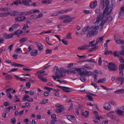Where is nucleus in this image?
<instances>
[{
	"instance_id": "nucleus-35",
	"label": "nucleus",
	"mask_w": 124,
	"mask_h": 124,
	"mask_svg": "<svg viewBox=\"0 0 124 124\" xmlns=\"http://www.w3.org/2000/svg\"><path fill=\"white\" fill-rule=\"evenodd\" d=\"M13 13H14L12 15V16H19V12H17L16 11H14L13 12Z\"/></svg>"
},
{
	"instance_id": "nucleus-56",
	"label": "nucleus",
	"mask_w": 124,
	"mask_h": 124,
	"mask_svg": "<svg viewBox=\"0 0 124 124\" xmlns=\"http://www.w3.org/2000/svg\"><path fill=\"white\" fill-rule=\"evenodd\" d=\"M94 82H96L97 80V76L96 74L94 75Z\"/></svg>"
},
{
	"instance_id": "nucleus-33",
	"label": "nucleus",
	"mask_w": 124,
	"mask_h": 124,
	"mask_svg": "<svg viewBox=\"0 0 124 124\" xmlns=\"http://www.w3.org/2000/svg\"><path fill=\"white\" fill-rule=\"evenodd\" d=\"M83 12L84 13H85L86 14H91L92 13V10H83Z\"/></svg>"
},
{
	"instance_id": "nucleus-8",
	"label": "nucleus",
	"mask_w": 124,
	"mask_h": 124,
	"mask_svg": "<svg viewBox=\"0 0 124 124\" xmlns=\"http://www.w3.org/2000/svg\"><path fill=\"white\" fill-rule=\"evenodd\" d=\"M121 16L124 17V7H121L119 13L118 17H120Z\"/></svg>"
},
{
	"instance_id": "nucleus-55",
	"label": "nucleus",
	"mask_w": 124,
	"mask_h": 124,
	"mask_svg": "<svg viewBox=\"0 0 124 124\" xmlns=\"http://www.w3.org/2000/svg\"><path fill=\"white\" fill-rule=\"evenodd\" d=\"M19 26V24H14L12 25V26L13 27L14 29L15 28H17Z\"/></svg>"
},
{
	"instance_id": "nucleus-51",
	"label": "nucleus",
	"mask_w": 124,
	"mask_h": 124,
	"mask_svg": "<svg viewBox=\"0 0 124 124\" xmlns=\"http://www.w3.org/2000/svg\"><path fill=\"white\" fill-rule=\"evenodd\" d=\"M26 87L29 88L30 87L31 84L30 82H28L26 84Z\"/></svg>"
},
{
	"instance_id": "nucleus-31",
	"label": "nucleus",
	"mask_w": 124,
	"mask_h": 124,
	"mask_svg": "<svg viewBox=\"0 0 124 124\" xmlns=\"http://www.w3.org/2000/svg\"><path fill=\"white\" fill-rule=\"evenodd\" d=\"M104 36H103L102 37H100L97 40L99 42V43H101L102 42V41L103 39V38H104Z\"/></svg>"
},
{
	"instance_id": "nucleus-13",
	"label": "nucleus",
	"mask_w": 124,
	"mask_h": 124,
	"mask_svg": "<svg viewBox=\"0 0 124 124\" xmlns=\"http://www.w3.org/2000/svg\"><path fill=\"white\" fill-rule=\"evenodd\" d=\"M11 65L12 66L15 67H22L24 66V65H23L16 63L14 62L11 64Z\"/></svg>"
},
{
	"instance_id": "nucleus-50",
	"label": "nucleus",
	"mask_w": 124,
	"mask_h": 124,
	"mask_svg": "<svg viewBox=\"0 0 124 124\" xmlns=\"http://www.w3.org/2000/svg\"><path fill=\"white\" fill-rule=\"evenodd\" d=\"M13 44L10 45L9 46V47L7 48V50H9V51L10 52L12 50V49L13 48Z\"/></svg>"
},
{
	"instance_id": "nucleus-59",
	"label": "nucleus",
	"mask_w": 124,
	"mask_h": 124,
	"mask_svg": "<svg viewBox=\"0 0 124 124\" xmlns=\"http://www.w3.org/2000/svg\"><path fill=\"white\" fill-rule=\"evenodd\" d=\"M13 89V88H9L8 89L5 90V92H10Z\"/></svg>"
},
{
	"instance_id": "nucleus-25",
	"label": "nucleus",
	"mask_w": 124,
	"mask_h": 124,
	"mask_svg": "<svg viewBox=\"0 0 124 124\" xmlns=\"http://www.w3.org/2000/svg\"><path fill=\"white\" fill-rule=\"evenodd\" d=\"M95 43V41L94 40L92 41H90L89 42V45H87L89 46H88V48L90 46L91 47H93L94 46V44Z\"/></svg>"
},
{
	"instance_id": "nucleus-3",
	"label": "nucleus",
	"mask_w": 124,
	"mask_h": 124,
	"mask_svg": "<svg viewBox=\"0 0 124 124\" xmlns=\"http://www.w3.org/2000/svg\"><path fill=\"white\" fill-rule=\"evenodd\" d=\"M77 71L79 72V74L80 76H89L90 75H92V72L91 71H88L86 70H81V68H78Z\"/></svg>"
},
{
	"instance_id": "nucleus-30",
	"label": "nucleus",
	"mask_w": 124,
	"mask_h": 124,
	"mask_svg": "<svg viewBox=\"0 0 124 124\" xmlns=\"http://www.w3.org/2000/svg\"><path fill=\"white\" fill-rule=\"evenodd\" d=\"M114 37L116 43L119 44H121V40L116 39L115 37V36H114Z\"/></svg>"
},
{
	"instance_id": "nucleus-4",
	"label": "nucleus",
	"mask_w": 124,
	"mask_h": 124,
	"mask_svg": "<svg viewBox=\"0 0 124 124\" xmlns=\"http://www.w3.org/2000/svg\"><path fill=\"white\" fill-rule=\"evenodd\" d=\"M108 66L109 70L110 71H116L118 69L117 66L112 62L108 63Z\"/></svg>"
},
{
	"instance_id": "nucleus-36",
	"label": "nucleus",
	"mask_w": 124,
	"mask_h": 124,
	"mask_svg": "<svg viewBox=\"0 0 124 124\" xmlns=\"http://www.w3.org/2000/svg\"><path fill=\"white\" fill-rule=\"evenodd\" d=\"M107 21L108 20L110 22L113 19V18L111 16H109L108 17H106L105 18Z\"/></svg>"
},
{
	"instance_id": "nucleus-1",
	"label": "nucleus",
	"mask_w": 124,
	"mask_h": 124,
	"mask_svg": "<svg viewBox=\"0 0 124 124\" xmlns=\"http://www.w3.org/2000/svg\"><path fill=\"white\" fill-rule=\"evenodd\" d=\"M109 0H100V7L103 9L104 7H106L104 9L102 14L98 15L96 18V21L95 22V24L98 26L99 23L101 20V24L99 25L100 26L101 30L104 24L107 21L105 18L111 12L113 9V4L112 3L109 6Z\"/></svg>"
},
{
	"instance_id": "nucleus-57",
	"label": "nucleus",
	"mask_w": 124,
	"mask_h": 124,
	"mask_svg": "<svg viewBox=\"0 0 124 124\" xmlns=\"http://www.w3.org/2000/svg\"><path fill=\"white\" fill-rule=\"evenodd\" d=\"M3 105L5 106H9L10 105V104L8 102H5L4 103Z\"/></svg>"
},
{
	"instance_id": "nucleus-18",
	"label": "nucleus",
	"mask_w": 124,
	"mask_h": 124,
	"mask_svg": "<svg viewBox=\"0 0 124 124\" xmlns=\"http://www.w3.org/2000/svg\"><path fill=\"white\" fill-rule=\"evenodd\" d=\"M37 47H38V49L39 51H41L43 49V47L41 44L39 43H36Z\"/></svg>"
},
{
	"instance_id": "nucleus-23",
	"label": "nucleus",
	"mask_w": 124,
	"mask_h": 124,
	"mask_svg": "<svg viewBox=\"0 0 124 124\" xmlns=\"http://www.w3.org/2000/svg\"><path fill=\"white\" fill-rule=\"evenodd\" d=\"M106 81V79L105 78H100L99 79L97 82L98 83H104Z\"/></svg>"
},
{
	"instance_id": "nucleus-61",
	"label": "nucleus",
	"mask_w": 124,
	"mask_h": 124,
	"mask_svg": "<svg viewBox=\"0 0 124 124\" xmlns=\"http://www.w3.org/2000/svg\"><path fill=\"white\" fill-rule=\"evenodd\" d=\"M14 34H8V39L11 38H13Z\"/></svg>"
},
{
	"instance_id": "nucleus-2",
	"label": "nucleus",
	"mask_w": 124,
	"mask_h": 124,
	"mask_svg": "<svg viewBox=\"0 0 124 124\" xmlns=\"http://www.w3.org/2000/svg\"><path fill=\"white\" fill-rule=\"evenodd\" d=\"M55 69L56 72L54 74L56 76L53 75L52 77L53 79L55 80L56 78L60 79L61 78H62L64 77L63 75V74L65 73V70L64 69L62 68H60L59 69L57 66H55L54 69Z\"/></svg>"
},
{
	"instance_id": "nucleus-20",
	"label": "nucleus",
	"mask_w": 124,
	"mask_h": 124,
	"mask_svg": "<svg viewBox=\"0 0 124 124\" xmlns=\"http://www.w3.org/2000/svg\"><path fill=\"white\" fill-rule=\"evenodd\" d=\"M52 1L51 0H43L42 1V3L43 4H49Z\"/></svg>"
},
{
	"instance_id": "nucleus-29",
	"label": "nucleus",
	"mask_w": 124,
	"mask_h": 124,
	"mask_svg": "<svg viewBox=\"0 0 124 124\" xmlns=\"http://www.w3.org/2000/svg\"><path fill=\"white\" fill-rule=\"evenodd\" d=\"M51 118L53 119L54 122H56L57 121V118L55 114H53L51 116Z\"/></svg>"
},
{
	"instance_id": "nucleus-9",
	"label": "nucleus",
	"mask_w": 124,
	"mask_h": 124,
	"mask_svg": "<svg viewBox=\"0 0 124 124\" xmlns=\"http://www.w3.org/2000/svg\"><path fill=\"white\" fill-rule=\"evenodd\" d=\"M104 109L107 110H110L111 109V106L109 103L108 102L105 103L103 106Z\"/></svg>"
},
{
	"instance_id": "nucleus-44",
	"label": "nucleus",
	"mask_w": 124,
	"mask_h": 124,
	"mask_svg": "<svg viewBox=\"0 0 124 124\" xmlns=\"http://www.w3.org/2000/svg\"><path fill=\"white\" fill-rule=\"evenodd\" d=\"M44 88L45 89L47 90L49 92H50V91L52 90V88L48 87L46 86H45L44 87Z\"/></svg>"
},
{
	"instance_id": "nucleus-40",
	"label": "nucleus",
	"mask_w": 124,
	"mask_h": 124,
	"mask_svg": "<svg viewBox=\"0 0 124 124\" xmlns=\"http://www.w3.org/2000/svg\"><path fill=\"white\" fill-rule=\"evenodd\" d=\"M29 26L27 24H24L22 28V29L23 30H25L26 29L29 28Z\"/></svg>"
},
{
	"instance_id": "nucleus-48",
	"label": "nucleus",
	"mask_w": 124,
	"mask_h": 124,
	"mask_svg": "<svg viewBox=\"0 0 124 124\" xmlns=\"http://www.w3.org/2000/svg\"><path fill=\"white\" fill-rule=\"evenodd\" d=\"M7 16L5 13H0V16L1 17H5Z\"/></svg>"
},
{
	"instance_id": "nucleus-41",
	"label": "nucleus",
	"mask_w": 124,
	"mask_h": 124,
	"mask_svg": "<svg viewBox=\"0 0 124 124\" xmlns=\"http://www.w3.org/2000/svg\"><path fill=\"white\" fill-rule=\"evenodd\" d=\"M100 86L101 87L103 88L105 90H112V89H111L109 88H107L106 87L103 85H101Z\"/></svg>"
},
{
	"instance_id": "nucleus-47",
	"label": "nucleus",
	"mask_w": 124,
	"mask_h": 124,
	"mask_svg": "<svg viewBox=\"0 0 124 124\" xmlns=\"http://www.w3.org/2000/svg\"><path fill=\"white\" fill-rule=\"evenodd\" d=\"M61 41L64 44L66 45H67L68 41L66 40H65V39H62L61 40Z\"/></svg>"
},
{
	"instance_id": "nucleus-21",
	"label": "nucleus",
	"mask_w": 124,
	"mask_h": 124,
	"mask_svg": "<svg viewBox=\"0 0 124 124\" xmlns=\"http://www.w3.org/2000/svg\"><path fill=\"white\" fill-rule=\"evenodd\" d=\"M116 112L119 115L122 116L123 115V111L120 109H118L116 111Z\"/></svg>"
},
{
	"instance_id": "nucleus-11",
	"label": "nucleus",
	"mask_w": 124,
	"mask_h": 124,
	"mask_svg": "<svg viewBox=\"0 0 124 124\" xmlns=\"http://www.w3.org/2000/svg\"><path fill=\"white\" fill-rule=\"evenodd\" d=\"M118 68L120 71L119 74L120 75V76L121 77H122L123 75V70L124 69L123 68L124 67H123V66H122V65H119V66Z\"/></svg>"
},
{
	"instance_id": "nucleus-16",
	"label": "nucleus",
	"mask_w": 124,
	"mask_h": 124,
	"mask_svg": "<svg viewBox=\"0 0 124 124\" xmlns=\"http://www.w3.org/2000/svg\"><path fill=\"white\" fill-rule=\"evenodd\" d=\"M114 93L117 94L124 93V89H122L118 90L115 91Z\"/></svg>"
},
{
	"instance_id": "nucleus-14",
	"label": "nucleus",
	"mask_w": 124,
	"mask_h": 124,
	"mask_svg": "<svg viewBox=\"0 0 124 124\" xmlns=\"http://www.w3.org/2000/svg\"><path fill=\"white\" fill-rule=\"evenodd\" d=\"M63 89H62V90L63 91L66 92H71L70 89L72 90L71 88L68 87L63 86Z\"/></svg>"
},
{
	"instance_id": "nucleus-39",
	"label": "nucleus",
	"mask_w": 124,
	"mask_h": 124,
	"mask_svg": "<svg viewBox=\"0 0 124 124\" xmlns=\"http://www.w3.org/2000/svg\"><path fill=\"white\" fill-rule=\"evenodd\" d=\"M119 54L121 55L124 56V49L121 50L119 52Z\"/></svg>"
},
{
	"instance_id": "nucleus-6",
	"label": "nucleus",
	"mask_w": 124,
	"mask_h": 124,
	"mask_svg": "<svg viewBox=\"0 0 124 124\" xmlns=\"http://www.w3.org/2000/svg\"><path fill=\"white\" fill-rule=\"evenodd\" d=\"M60 68H62L63 69L65 70V73H64L63 74V76L64 77H65L66 76V72H67V73L69 74L70 73H73L75 74L76 73V72L75 71H76L77 70V68H72V69L71 70H66L64 68H63L61 67Z\"/></svg>"
},
{
	"instance_id": "nucleus-52",
	"label": "nucleus",
	"mask_w": 124,
	"mask_h": 124,
	"mask_svg": "<svg viewBox=\"0 0 124 124\" xmlns=\"http://www.w3.org/2000/svg\"><path fill=\"white\" fill-rule=\"evenodd\" d=\"M3 36L4 39H8V34L6 33H4L3 34Z\"/></svg>"
},
{
	"instance_id": "nucleus-34",
	"label": "nucleus",
	"mask_w": 124,
	"mask_h": 124,
	"mask_svg": "<svg viewBox=\"0 0 124 124\" xmlns=\"http://www.w3.org/2000/svg\"><path fill=\"white\" fill-rule=\"evenodd\" d=\"M80 77V79L82 82H85L86 80V78L83 76H81Z\"/></svg>"
},
{
	"instance_id": "nucleus-12",
	"label": "nucleus",
	"mask_w": 124,
	"mask_h": 124,
	"mask_svg": "<svg viewBox=\"0 0 124 124\" xmlns=\"http://www.w3.org/2000/svg\"><path fill=\"white\" fill-rule=\"evenodd\" d=\"M89 46L87 45H86L78 47V49L79 50H83L87 49L88 48V46Z\"/></svg>"
},
{
	"instance_id": "nucleus-27",
	"label": "nucleus",
	"mask_w": 124,
	"mask_h": 124,
	"mask_svg": "<svg viewBox=\"0 0 124 124\" xmlns=\"http://www.w3.org/2000/svg\"><path fill=\"white\" fill-rule=\"evenodd\" d=\"M6 80H9L12 79V78L11 76L9 74H7L5 76Z\"/></svg>"
},
{
	"instance_id": "nucleus-22",
	"label": "nucleus",
	"mask_w": 124,
	"mask_h": 124,
	"mask_svg": "<svg viewBox=\"0 0 124 124\" xmlns=\"http://www.w3.org/2000/svg\"><path fill=\"white\" fill-rule=\"evenodd\" d=\"M90 28V26H88L84 28L83 30V31L84 32V34L87 33L89 31V29Z\"/></svg>"
},
{
	"instance_id": "nucleus-10",
	"label": "nucleus",
	"mask_w": 124,
	"mask_h": 124,
	"mask_svg": "<svg viewBox=\"0 0 124 124\" xmlns=\"http://www.w3.org/2000/svg\"><path fill=\"white\" fill-rule=\"evenodd\" d=\"M116 80L118 83H119L120 82H122L121 85H122L124 81V78L122 77H118L116 78Z\"/></svg>"
},
{
	"instance_id": "nucleus-37",
	"label": "nucleus",
	"mask_w": 124,
	"mask_h": 124,
	"mask_svg": "<svg viewBox=\"0 0 124 124\" xmlns=\"http://www.w3.org/2000/svg\"><path fill=\"white\" fill-rule=\"evenodd\" d=\"M82 115L85 116L86 117H87L88 115L89 112L85 111L84 113H82Z\"/></svg>"
},
{
	"instance_id": "nucleus-60",
	"label": "nucleus",
	"mask_w": 124,
	"mask_h": 124,
	"mask_svg": "<svg viewBox=\"0 0 124 124\" xmlns=\"http://www.w3.org/2000/svg\"><path fill=\"white\" fill-rule=\"evenodd\" d=\"M14 28L12 25L9 28V31H13L14 30Z\"/></svg>"
},
{
	"instance_id": "nucleus-17",
	"label": "nucleus",
	"mask_w": 124,
	"mask_h": 124,
	"mask_svg": "<svg viewBox=\"0 0 124 124\" xmlns=\"http://www.w3.org/2000/svg\"><path fill=\"white\" fill-rule=\"evenodd\" d=\"M39 78L40 80H42L44 82H46L47 81V80L46 78H44L40 75H38L37 76Z\"/></svg>"
},
{
	"instance_id": "nucleus-42",
	"label": "nucleus",
	"mask_w": 124,
	"mask_h": 124,
	"mask_svg": "<svg viewBox=\"0 0 124 124\" xmlns=\"http://www.w3.org/2000/svg\"><path fill=\"white\" fill-rule=\"evenodd\" d=\"M52 52V50L51 49H47L46 51V54H51Z\"/></svg>"
},
{
	"instance_id": "nucleus-5",
	"label": "nucleus",
	"mask_w": 124,
	"mask_h": 124,
	"mask_svg": "<svg viewBox=\"0 0 124 124\" xmlns=\"http://www.w3.org/2000/svg\"><path fill=\"white\" fill-rule=\"evenodd\" d=\"M97 26V27L95 26L93 28L91 31H89L87 35L86 36L87 37L89 38L92 36L94 35L97 33L98 32L97 31V29L98 28H99V26Z\"/></svg>"
},
{
	"instance_id": "nucleus-7",
	"label": "nucleus",
	"mask_w": 124,
	"mask_h": 124,
	"mask_svg": "<svg viewBox=\"0 0 124 124\" xmlns=\"http://www.w3.org/2000/svg\"><path fill=\"white\" fill-rule=\"evenodd\" d=\"M26 17L25 16L18 17L15 18L16 21L22 22L25 20Z\"/></svg>"
},
{
	"instance_id": "nucleus-45",
	"label": "nucleus",
	"mask_w": 124,
	"mask_h": 124,
	"mask_svg": "<svg viewBox=\"0 0 124 124\" xmlns=\"http://www.w3.org/2000/svg\"><path fill=\"white\" fill-rule=\"evenodd\" d=\"M98 62L99 65L100 66L101 65L102 63V60L101 57H100L99 58Z\"/></svg>"
},
{
	"instance_id": "nucleus-64",
	"label": "nucleus",
	"mask_w": 124,
	"mask_h": 124,
	"mask_svg": "<svg viewBox=\"0 0 124 124\" xmlns=\"http://www.w3.org/2000/svg\"><path fill=\"white\" fill-rule=\"evenodd\" d=\"M54 36L55 37H56L60 41H61L62 40L60 39L61 36H60L56 35H54Z\"/></svg>"
},
{
	"instance_id": "nucleus-28",
	"label": "nucleus",
	"mask_w": 124,
	"mask_h": 124,
	"mask_svg": "<svg viewBox=\"0 0 124 124\" xmlns=\"http://www.w3.org/2000/svg\"><path fill=\"white\" fill-rule=\"evenodd\" d=\"M22 3L24 5L29 6L30 5L29 2L28 0H23L22 1Z\"/></svg>"
},
{
	"instance_id": "nucleus-54",
	"label": "nucleus",
	"mask_w": 124,
	"mask_h": 124,
	"mask_svg": "<svg viewBox=\"0 0 124 124\" xmlns=\"http://www.w3.org/2000/svg\"><path fill=\"white\" fill-rule=\"evenodd\" d=\"M72 116L71 115H68L67 116V118L70 121H71Z\"/></svg>"
},
{
	"instance_id": "nucleus-43",
	"label": "nucleus",
	"mask_w": 124,
	"mask_h": 124,
	"mask_svg": "<svg viewBox=\"0 0 124 124\" xmlns=\"http://www.w3.org/2000/svg\"><path fill=\"white\" fill-rule=\"evenodd\" d=\"M31 17L32 19H37L38 18L37 15L35 14H33L31 16Z\"/></svg>"
},
{
	"instance_id": "nucleus-46",
	"label": "nucleus",
	"mask_w": 124,
	"mask_h": 124,
	"mask_svg": "<svg viewBox=\"0 0 124 124\" xmlns=\"http://www.w3.org/2000/svg\"><path fill=\"white\" fill-rule=\"evenodd\" d=\"M56 112L58 113H60L62 111V109H56L55 110Z\"/></svg>"
},
{
	"instance_id": "nucleus-53",
	"label": "nucleus",
	"mask_w": 124,
	"mask_h": 124,
	"mask_svg": "<svg viewBox=\"0 0 124 124\" xmlns=\"http://www.w3.org/2000/svg\"><path fill=\"white\" fill-rule=\"evenodd\" d=\"M86 96L88 97V99L90 101H92L93 100V98L91 96L87 95H86Z\"/></svg>"
},
{
	"instance_id": "nucleus-49",
	"label": "nucleus",
	"mask_w": 124,
	"mask_h": 124,
	"mask_svg": "<svg viewBox=\"0 0 124 124\" xmlns=\"http://www.w3.org/2000/svg\"><path fill=\"white\" fill-rule=\"evenodd\" d=\"M0 10H1L4 11H8V9L7 8H2L0 9Z\"/></svg>"
},
{
	"instance_id": "nucleus-38",
	"label": "nucleus",
	"mask_w": 124,
	"mask_h": 124,
	"mask_svg": "<svg viewBox=\"0 0 124 124\" xmlns=\"http://www.w3.org/2000/svg\"><path fill=\"white\" fill-rule=\"evenodd\" d=\"M16 121V119L15 117L11 119L10 120L11 123L13 124H15Z\"/></svg>"
},
{
	"instance_id": "nucleus-15",
	"label": "nucleus",
	"mask_w": 124,
	"mask_h": 124,
	"mask_svg": "<svg viewBox=\"0 0 124 124\" xmlns=\"http://www.w3.org/2000/svg\"><path fill=\"white\" fill-rule=\"evenodd\" d=\"M31 54L32 56H36L38 54V50L36 49L33 50L31 52Z\"/></svg>"
},
{
	"instance_id": "nucleus-63",
	"label": "nucleus",
	"mask_w": 124,
	"mask_h": 124,
	"mask_svg": "<svg viewBox=\"0 0 124 124\" xmlns=\"http://www.w3.org/2000/svg\"><path fill=\"white\" fill-rule=\"evenodd\" d=\"M119 60L122 63H124V59L123 57L120 58Z\"/></svg>"
},
{
	"instance_id": "nucleus-58",
	"label": "nucleus",
	"mask_w": 124,
	"mask_h": 124,
	"mask_svg": "<svg viewBox=\"0 0 124 124\" xmlns=\"http://www.w3.org/2000/svg\"><path fill=\"white\" fill-rule=\"evenodd\" d=\"M113 54L115 56L117 57H119V55L118 54H117V51H114L113 53Z\"/></svg>"
},
{
	"instance_id": "nucleus-32",
	"label": "nucleus",
	"mask_w": 124,
	"mask_h": 124,
	"mask_svg": "<svg viewBox=\"0 0 124 124\" xmlns=\"http://www.w3.org/2000/svg\"><path fill=\"white\" fill-rule=\"evenodd\" d=\"M27 39L26 38H24L20 39L19 41L21 43H23L27 40Z\"/></svg>"
},
{
	"instance_id": "nucleus-19",
	"label": "nucleus",
	"mask_w": 124,
	"mask_h": 124,
	"mask_svg": "<svg viewBox=\"0 0 124 124\" xmlns=\"http://www.w3.org/2000/svg\"><path fill=\"white\" fill-rule=\"evenodd\" d=\"M48 102V99H44L40 102V103L42 104H45L47 103Z\"/></svg>"
},
{
	"instance_id": "nucleus-26",
	"label": "nucleus",
	"mask_w": 124,
	"mask_h": 124,
	"mask_svg": "<svg viewBox=\"0 0 124 124\" xmlns=\"http://www.w3.org/2000/svg\"><path fill=\"white\" fill-rule=\"evenodd\" d=\"M23 31L22 30H19L15 31L14 33V34L15 35H17L20 34L22 33Z\"/></svg>"
},
{
	"instance_id": "nucleus-24",
	"label": "nucleus",
	"mask_w": 124,
	"mask_h": 124,
	"mask_svg": "<svg viewBox=\"0 0 124 124\" xmlns=\"http://www.w3.org/2000/svg\"><path fill=\"white\" fill-rule=\"evenodd\" d=\"M97 2L96 0H95L93 2L92 4L90 5V7L91 8H92L95 7L97 5Z\"/></svg>"
},
{
	"instance_id": "nucleus-62",
	"label": "nucleus",
	"mask_w": 124,
	"mask_h": 124,
	"mask_svg": "<svg viewBox=\"0 0 124 124\" xmlns=\"http://www.w3.org/2000/svg\"><path fill=\"white\" fill-rule=\"evenodd\" d=\"M67 38L69 39L71 38V33H70L67 34Z\"/></svg>"
}]
</instances>
